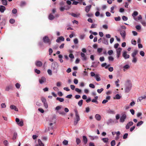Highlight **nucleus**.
<instances>
[{
	"instance_id": "15",
	"label": "nucleus",
	"mask_w": 146,
	"mask_h": 146,
	"mask_svg": "<svg viewBox=\"0 0 146 146\" xmlns=\"http://www.w3.org/2000/svg\"><path fill=\"white\" fill-rule=\"evenodd\" d=\"M146 98V96H143L139 97L137 100V102H141L142 100L145 99Z\"/></svg>"
},
{
	"instance_id": "62",
	"label": "nucleus",
	"mask_w": 146,
	"mask_h": 146,
	"mask_svg": "<svg viewBox=\"0 0 146 146\" xmlns=\"http://www.w3.org/2000/svg\"><path fill=\"white\" fill-rule=\"evenodd\" d=\"M97 26V25L96 24H93L91 26V28H94L96 27Z\"/></svg>"
},
{
	"instance_id": "20",
	"label": "nucleus",
	"mask_w": 146,
	"mask_h": 146,
	"mask_svg": "<svg viewBox=\"0 0 146 146\" xmlns=\"http://www.w3.org/2000/svg\"><path fill=\"white\" fill-rule=\"evenodd\" d=\"M81 56L82 58V60H86V56H85V54L84 53L82 52H81L80 53Z\"/></svg>"
},
{
	"instance_id": "60",
	"label": "nucleus",
	"mask_w": 146,
	"mask_h": 146,
	"mask_svg": "<svg viewBox=\"0 0 146 146\" xmlns=\"http://www.w3.org/2000/svg\"><path fill=\"white\" fill-rule=\"evenodd\" d=\"M108 58L109 61H112L114 60V58L111 56H109Z\"/></svg>"
},
{
	"instance_id": "19",
	"label": "nucleus",
	"mask_w": 146,
	"mask_h": 146,
	"mask_svg": "<svg viewBox=\"0 0 146 146\" xmlns=\"http://www.w3.org/2000/svg\"><path fill=\"white\" fill-rule=\"evenodd\" d=\"M138 53V50H135L134 52L132 53L131 56L133 57H135V56Z\"/></svg>"
},
{
	"instance_id": "58",
	"label": "nucleus",
	"mask_w": 146,
	"mask_h": 146,
	"mask_svg": "<svg viewBox=\"0 0 146 146\" xmlns=\"http://www.w3.org/2000/svg\"><path fill=\"white\" fill-rule=\"evenodd\" d=\"M128 134L127 133H125L123 136V139H125L127 137Z\"/></svg>"
},
{
	"instance_id": "17",
	"label": "nucleus",
	"mask_w": 146,
	"mask_h": 146,
	"mask_svg": "<svg viewBox=\"0 0 146 146\" xmlns=\"http://www.w3.org/2000/svg\"><path fill=\"white\" fill-rule=\"evenodd\" d=\"M92 5H90L86 7L85 9V11L87 13H88L90 11L91 7Z\"/></svg>"
},
{
	"instance_id": "55",
	"label": "nucleus",
	"mask_w": 146,
	"mask_h": 146,
	"mask_svg": "<svg viewBox=\"0 0 146 146\" xmlns=\"http://www.w3.org/2000/svg\"><path fill=\"white\" fill-rule=\"evenodd\" d=\"M113 53V52L112 50H109L108 52V53L110 55H111Z\"/></svg>"
},
{
	"instance_id": "30",
	"label": "nucleus",
	"mask_w": 146,
	"mask_h": 146,
	"mask_svg": "<svg viewBox=\"0 0 146 146\" xmlns=\"http://www.w3.org/2000/svg\"><path fill=\"white\" fill-rule=\"evenodd\" d=\"M142 115V113L141 112H138L137 113V117H139L140 119H141L142 118V117H140Z\"/></svg>"
},
{
	"instance_id": "22",
	"label": "nucleus",
	"mask_w": 146,
	"mask_h": 146,
	"mask_svg": "<svg viewBox=\"0 0 146 146\" xmlns=\"http://www.w3.org/2000/svg\"><path fill=\"white\" fill-rule=\"evenodd\" d=\"M89 137H90V139L92 140H94V139H98V137L97 136H90Z\"/></svg>"
},
{
	"instance_id": "27",
	"label": "nucleus",
	"mask_w": 146,
	"mask_h": 146,
	"mask_svg": "<svg viewBox=\"0 0 146 146\" xmlns=\"http://www.w3.org/2000/svg\"><path fill=\"white\" fill-rule=\"evenodd\" d=\"M2 4L4 5H7V0H1Z\"/></svg>"
},
{
	"instance_id": "39",
	"label": "nucleus",
	"mask_w": 146,
	"mask_h": 146,
	"mask_svg": "<svg viewBox=\"0 0 146 146\" xmlns=\"http://www.w3.org/2000/svg\"><path fill=\"white\" fill-rule=\"evenodd\" d=\"M71 15L74 17H78L80 14H79L78 15L73 13H72L71 14Z\"/></svg>"
},
{
	"instance_id": "1",
	"label": "nucleus",
	"mask_w": 146,
	"mask_h": 146,
	"mask_svg": "<svg viewBox=\"0 0 146 146\" xmlns=\"http://www.w3.org/2000/svg\"><path fill=\"white\" fill-rule=\"evenodd\" d=\"M132 84L129 80H127L126 82V87L125 90L126 93H128L131 90L132 87Z\"/></svg>"
},
{
	"instance_id": "12",
	"label": "nucleus",
	"mask_w": 146,
	"mask_h": 146,
	"mask_svg": "<svg viewBox=\"0 0 146 146\" xmlns=\"http://www.w3.org/2000/svg\"><path fill=\"white\" fill-rule=\"evenodd\" d=\"M94 78L96 79L97 81H99L101 80V79L100 77V75L99 74H96Z\"/></svg>"
},
{
	"instance_id": "59",
	"label": "nucleus",
	"mask_w": 146,
	"mask_h": 146,
	"mask_svg": "<svg viewBox=\"0 0 146 146\" xmlns=\"http://www.w3.org/2000/svg\"><path fill=\"white\" fill-rule=\"evenodd\" d=\"M140 54L142 56H144L145 55V53L143 51H141L140 52Z\"/></svg>"
},
{
	"instance_id": "40",
	"label": "nucleus",
	"mask_w": 146,
	"mask_h": 146,
	"mask_svg": "<svg viewBox=\"0 0 146 146\" xmlns=\"http://www.w3.org/2000/svg\"><path fill=\"white\" fill-rule=\"evenodd\" d=\"M133 59L132 60V62L133 63H135L137 61V58L136 57H133Z\"/></svg>"
},
{
	"instance_id": "29",
	"label": "nucleus",
	"mask_w": 146,
	"mask_h": 146,
	"mask_svg": "<svg viewBox=\"0 0 146 146\" xmlns=\"http://www.w3.org/2000/svg\"><path fill=\"white\" fill-rule=\"evenodd\" d=\"M102 140L104 143H106L108 142V139L107 138H102Z\"/></svg>"
},
{
	"instance_id": "43",
	"label": "nucleus",
	"mask_w": 146,
	"mask_h": 146,
	"mask_svg": "<svg viewBox=\"0 0 146 146\" xmlns=\"http://www.w3.org/2000/svg\"><path fill=\"white\" fill-rule=\"evenodd\" d=\"M115 144V141L113 140L111 141V146H114Z\"/></svg>"
},
{
	"instance_id": "37",
	"label": "nucleus",
	"mask_w": 146,
	"mask_h": 146,
	"mask_svg": "<svg viewBox=\"0 0 146 146\" xmlns=\"http://www.w3.org/2000/svg\"><path fill=\"white\" fill-rule=\"evenodd\" d=\"M107 64H101V66L102 67H105V68L107 69L110 66V64H108L107 65Z\"/></svg>"
},
{
	"instance_id": "57",
	"label": "nucleus",
	"mask_w": 146,
	"mask_h": 146,
	"mask_svg": "<svg viewBox=\"0 0 146 146\" xmlns=\"http://www.w3.org/2000/svg\"><path fill=\"white\" fill-rule=\"evenodd\" d=\"M119 80L117 79V80L115 81V83L117 86L118 87L119 86V84L118 83L119 82Z\"/></svg>"
},
{
	"instance_id": "38",
	"label": "nucleus",
	"mask_w": 146,
	"mask_h": 146,
	"mask_svg": "<svg viewBox=\"0 0 146 146\" xmlns=\"http://www.w3.org/2000/svg\"><path fill=\"white\" fill-rule=\"evenodd\" d=\"M138 15V13L136 11H135L132 14V16L134 17L135 16H137Z\"/></svg>"
},
{
	"instance_id": "63",
	"label": "nucleus",
	"mask_w": 146,
	"mask_h": 146,
	"mask_svg": "<svg viewBox=\"0 0 146 146\" xmlns=\"http://www.w3.org/2000/svg\"><path fill=\"white\" fill-rule=\"evenodd\" d=\"M102 48H98L97 49V51L98 53H100L102 52Z\"/></svg>"
},
{
	"instance_id": "53",
	"label": "nucleus",
	"mask_w": 146,
	"mask_h": 146,
	"mask_svg": "<svg viewBox=\"0 0 146 146\" xmlns=\"http://www.w3.org/2000/svg\"><path fill=\"white\" fill-rule=\"evenodd\" d=\"M75 90L76 92H78V93H80L81 92V90L77 88L75 89Z\"/></svg>"
},
{
	"instance_id": "51",
	"label": "nucleus",
	"mask_w": 146,
	"mask_h": 146,
	"mask_svg": "<svg viewBox=\"0 0 146 146\" xmlns=\"http://www.w3.org/2000/svg\"><path fill=\"white\" fill-rule=\"evenodd\" d=\"M122 19L124 21H126L127 20L128 18L125 16H123L122 17Z\"/></svg>"
},
{
	"instance_id": "16",
	"label": "nucleus",
	"mask_w": 146,
	"mask_h": 146,
	"mask_svg": "<svg viewBox=\"0 0 146 146\" xmlns=\"http://www.w3.org/2000/svg\"><path fill=\"white\" fill-rule=\"evenodd\" d=\"M82 137L83 142L84 144L86 145L88 142V139L87 137L85 136H83Z\"/></svg>"
},
{
	"instance_id": "4",
	"label": "nucleus",
	"mask_w": 146,
	"mask_h": 146,
	"mask_svg": "<svg viewBox=\"0 0 146 146\" xmlns=\"http://www.w3.org/2000/svg\"><path fill=\"white\" fill-rule=\"evenodd\" d=\"M127 117V116L125 113L123 114L120 118L119 121L121 123H123Z\"/></svg>"
},
{
	"instance_id": "52",
	"label": "nucleus",
	"mask_w": 146,
	"mask_h": 146,
	"mask_svg": "<svg viewBox=\"0 0 146 146\" xmlns=\"http://www.w3.org/2000/svg\"><path fill=\"white\" fill-rule=\"evenodd\" d=\"M122 50V48H118L117 50V53H121V52Z\"/></svg>"
},
{
	"instance_id": "26",
	"label": "nucleus",
	"mask_w": 146,
	"mask_h": 146,
	"mask_svg": "<svg viewBox=\"0 0 146 146\" xmlns=\"http://www.w3.org/2000/svg\"><path fill=\"white\" fill-rule=\"evenodd\" d=\"M49 19L50 20H52L54 18V16L51 14H50L48 17Z\"/></svg>"
},
{
	"instance_id": "24",
	"label": "nucleus",
	"mask_w": 146,
	"mask_h": 146,
	"mask_svg": "<svg viewBox=\"0 0 146 146\" xmlns=\"http://www.w3.org/2000/svg\"><path fill=\"white\" fill-rule=\"evenodd\" d=\"M56 100L60 102H64V99L60 97H57L56 98Z\"/></svg>"
},
{
	"instance_id": "25",
	"label": "nucleus",
	"mask_w": 146,
	"mask_h": 146,
	"mask_svg": "<svg viewBox=\"0 0 146 146\" xmlns=\"http://www.w3.org/2000/svg\"><path fill=\"white\" fill-rule=\"evenodd\" d=\"M38 145L39 146H44V144L42 143L40 139H38Z\"/></svg>"
},
{
	"instance_id": "32",
	"label": "nucleus",
	"mask_w": 146,
	"mask_h": 146,
	"mask_svg": "<svg viewBox=\"0 0 146 146\" xmlns=\"http://www.w3.org/2000/svg\"><path fill=\"white\" fill-rule=\"evenodd\" d=\"M26 4V2L25 1H22L20 3V6L23 7Z\"/></svg>"
},
{
	"instance_id": "44",
	"label": "nucleus",
	"mask_w": 146,
	"mask_h": 146,
	"mask_svg": "<svg viewBox=\"0 0 146 146\" xmlns=\"http://www.w3.org/2000/svg\"><path fill=\"white\" fill-rule=\"evenodd\" d=\"M12 12L13 14H15L17 12V10L16 9L14 8L12 10Z\"/></svg>"
},
{
	"instance_id": "56",
	"label": "nucleus",
	"mask_w": 146,
	"mask_h": 146,
	"mask_svg": "<svg viewBox=\"0 0 146 146\" xmlns=\"http://www.w3.org/2000/svg\"><path fill=\"white\" fill-rule=\"evenodd\" d=\"M15 86L16 88H17L19 89L20 88L21 85L19 83H17L16 84Z\"/></svg>"
},
{
	"instance_id": "41",
	"label": "nucleus",
	"mask_w": 146,
	"mask_h": 146,
	"mask_svg": "<svg viewBox=\"0 0 146 146\" xmlns=\"http://www.w3.org/2000/svg\"><path fill=\"white\" fill-rule=\"evenodd\" d=\"M104 90V89L103 88H102L100 89H98L97 90V92L99 93H101Z\"/></svg>"
},
{
	"instance_id": "21",
	"label": "nucleus",
	"mask_w": 146,
	"mask_h": 146,
	"mask_svg": "<svg viewBox=\"0 0 146 146\" xmlns=\"http://www.w3.org/2000/svg\"><path fill=\"white\" fill-rule=\"evenodd\" d=\"M58 66L57 64H52L51 68L53 70L56 69Z\"/></svg>"
},
{
	"instance_id": "54",
	"label": "nucleus",
	"mask_w": 146,
	"mask_h": 146,
	"mask_svg": "<svg viewBox=\"0 0 146 146\" xmlns=\"http://www.w3.org/2000/svg\"><path fill=\"white\" fill-rule=\"evenodd\" d=\"M89 86L90 88H94L95 87V85L94 84L92 83L90 84L89 85Z\"/></svg>"
},
{
	"instance_id": "42",
	"label": "nucleus",
	"mask_w": 146,
	"mask_h": 146,
	"mask_svg": "<svg viewBox=\"0 0 146 146\" xmlns=\"http://www.w3.org/2000/svg\"><path fill=\"white\" fill-rule=\"evenodd\" d=\"M68 141L67 140H64L62 142V143L64 145H66L68 144Z\"/></svg>"
},
{
	"instance_id": "13",
	"label": "nucleus",
	"mask_w": 146,
	"mask_h": 146,
	"mask_svg": "<svg viewBox=\"0 0 146 146\" xmlns=\"http://www.w3.org/2000/svg\"><path fill=\"white\" fill-rule=\"evenodd\" d=\"M10 108L11 110H14L16 111H18V109L16 106L14 105H11L10 106Z\"/></svg>"
},
{
	"instance_id": "49",
	"label": "nucleus",
	"mask_w": 146,
	"mask_h": 146,
	"mask_svg": "<svg viewBox=\"0 0 146 146\" xmlns=\"http://www.w3.org/2000/svg\"><path fill=\"white\" fill-rule=\"evenodd\" d=\"M85 36V35L84 34L81 35H80V38L81 39H83L84 38Z\"/></svg>"
},
{
	"instance_id": "46",
	"label": "nucleus",
	"mask_w": 146,
	"mask_h": 146,
	"mask_svg": "<svg viewBox=\"0 0 146 146\" xmlns=\"http://www.w3.org/2000/svg\"><path fill=\"white\" fill-rule=\"evenodd\" d=\"M76 142L77 145L79 144L81 142L80 140L78 138H76Z\"/></svg>"
},
{
	"instance_id": "14",
	"label": "nucleus",
	"mask_w": 146,
	"mask_h": 146,
	"mask_svg": "<svg viewBox=\"0 0 146 146\" xmlns=\"http://www.w3.org/2000/svg\"><path fill=\"white\" fill-rule=\"evenodd\" d=\"M123 71L124 72L126 71V70L130 68V66L129 64H125L123 66Z\"/></svg>"
},
{
	"instance_id": "48",
	"label": "nucleus",
	"mask_w": 146,
	"mask_h": 146,
	"mask_svg": "<svg viewBox=\"0 0 146 146\" xmlns=\"http://www.w3.org/2000/svg\"><path fill=\"white\" fill-rule=\"evenodd\" d=\"M18 124L19 125L22 126L23 125V123L22 121H21L18 123Z\"/></svg>"
},
{
	"instance_id": "31",
	"label": "nucleus",
	"mask_w": 146,
	"mask_h": 146,
	"mask_svg": "<svg viewBox=\"0 0 146 146\" xmlns=\"http://www.w3.org/2000/svg\"><path fill=\"white\" fill-rule=\"evenodd\" d=\"M121 98V96L118 94H116L115 97H114V99H119Z\"/></svg>"
},
{
	"instance_id": "2",
	"label": "nucleus",
	"mask_w": 146,
	"mask_h": 146,
	"mask_svg": "<svg viewBox=\"0 0 146 146\" xmlns=\"http://www.w3.org/2000/svg\"><path fill=\"white\" fill-rule=\"evenodd\" d=\"M74 112L75 113L76 118L74 121V124L76 125L80 120L79 115L78 113L77 110H74Z\"/></svg>"
},
{
	"instance_id": "28",
	"label": "nucleus",
	"mask_w": 146,
	"mask_h": 146,
	"mask_svg": "<svg viewBox=\"0 0 146 146\" xmlns=\"http://www.w3.org/2000/svg\"><path fill=\"white\" fill-rule=\"evenodd\" d=\"M113 122V120L111 119H109L107 122L108 125H110L111 123Z\"/></svg>"
},
{
	"instance_id": "9",
	"label": "nucleus",
	"mask_w": 146,
	"mask_h": 146,
	"mask_svg": "<svg viewBox=\"0 0 146 146\" xmlns=\"http://www.w3.org/2000/svg\"><path fill=\"white\" fill-rule=\"evenodd\" d=\"M13 88V86L12 84H10L7 86L5 89V90L6 91H9L10 90H12Z\"/></svg>"
},
{
	"instance_id": "10",
	"label": "nucleus",
	"mask_w": 146,
	"mask_h": 146,
	"mask_svg": "<svg viewBox=\"0 0 146 146\" xmlns=\"http://www.w3.org/2000/svg\"><path fill=\"white\" fill-rule=\"evenodd\" d=\"M6 10L5 7L3 5L0 6V12L1 13H3Z\"/></svg>"
},
{
	"instance_id": "33",
	"label": "nucleus",
	"mask_w": 146,
	"mask_h": 146,
	"mask_svg": "<svg viewBox=\"0 0 146 146\" xmlns=\"http://www.w3.org/2000/svg\"><path fill=\"white\" fill-rule=\"evenodd\" d=\"M15 22V20L14 19H11L9 20V22L11 24H14Z\"/></svg>"
},
{
	"instance_id": "61",
	"label": "nucleus",
	"mask_w": 146,
	"mask_h": 146,
	"mask_svg": "<svg viewBox=\"0 0 146 146\" xmlns=\"http://www.w3.org/2000/svg\"><path fill=\"white\" fill-rule=\"evenodd\" d=\"M1 106L2 108H5L6 107V105L4 103H2L1 104Z\"/></svg>"
},
{
	"instance_id": "47",
	"label": "nucleus",
	"mask_w": 146,
	"mask_h": 146,
	"mask_svg": "<svg viewBox=\"0 0 146 146\" xmlns=\"http://www.w3.org/2000/svg\"><path fill=\"white\" fill-rule=\"evenodd\" d=\"M3 143L5 145V146H8V141L6 140H5L3 141Z\"/></svg>"
},
{
	"instance_id": "35",
	"label": "nucleus",
	"mask_w": 146,
	"mask_h": 146,
	"mask_svg": "<svg viewBox=\"0 0 146 146\" xmlns=\"http://www.w3.org/2000/svg\"><path fill=\"white\" fill-rule=\"evenodd\" d=\"M83 104V100H80L78 102V105L80 106H81Z\"/></svg>"
},
{
	"instance_id": "45",
	"label": "nucleus",
	"mask_w": 146,
	"mask_h": 146,
	"mask_svg": "<svg viewBox=\"0 0 146 146\" xmlns=\"http://www.w3.org/2000/svg\"><path fill=\"white\" fill-rule=\"evenodd\" d=\"M62 85V83L60 82H58L56 83V85L57 87H60Z\"/></svg>"
},
{
	"instance_id": "8",
	"label": "nucleus",
	"mask_w": 146,
	"mask_h": 146,
	"mask_svg": "<svg viewBox=\"0 0 146 146\" xmlns=\"http://www.w3.org/2000/svg\"><path fill=\"white\" fill-rule=\"evenodd\" d=\"M123 56L125 59L128 58L129 57V55L127 54V52L126 51H124L122 54Z\"/></svg>"
},
{
	"instance_id": "3",
	"label": "nucleus",
	"mask_w": 146,
	"mask_h": 146,
	"mask_svg": "<svg viewBox=\"0 0 146 146\" xmlns=\"http://www.w3.org/2000/svg\"><path fill=\"white\" fill-rule=\"evenodd\" d=\"M43 42L45 43H48L49 45L51 44V42L48 37L47 36H44L43 38Z\"/></svg>"
},
{
	"instance_id": "64",
	"label": "nucleus",
	"mask_w": 146,
	"mask_h": 146,
	"mask_svg": "<svg viewBox=\"0 0 146 146\" xmlns=\"http://www.w3.org/2000/svg\"><path fill=\"white\" fill-rule=\"evenodd\" d=\"M48 74L50 75H51L52 74V71L50 69H48L47 70Z\"/></svg>"
},
{
	"instance_id": "7",
	"label": "nucleus",
	"mask_w": 146,
	"mask_h": 146,
	"mask_svg": "<svg viewBox=\"0 0 146 146\" xmlns=\"http://www.w3.org/2000/svg\"><path fill=\"white\" fill-rule=\"evenodd\" d=\"M39 81L40 84H42L46 82V79L44 77H42L39 79Z\"/></svg>"
},
{
	"instance_id": "23",
	"label": "nucleus",
	"mask_w": 146,
	"mask_h": 146,
	"mask_svg": "<svg viewBox=\"0 0 146 146\" xmlns=\"http://www.w3.org/2000/svg\"><path fill=\"white\" fill-rule=\"evenodd\" d=\"M102 42L103 43H104L106 44L107 45L108 44V40L105 38H104L103 39Z\"/></svg>"
},
{
	"instance_id": "18",
	"label": "nucleus",
	"mask_w": 146,
	"mask_h": 146,
	"mask_svg": "<svg viewBox=\"0 0 146 146\" xmlns=\"http://www.w3.org/2000/svg\"><path fill=\"white\" fill-rule=\"evenodd\" d=\"M95 118L98 121H100L101 119V116L99 114H96L95 116Z\"/></svg>"
},
{
	"instance_id": "36",
	"label": "nucleus",
	"mask_w": 146,
	"mask_h": 146,
	"mask_svg": "<svg viewBox=\"0 0 146 146\" xmlns=\"http://www.w3.org/2000/svg\"><path fill=\"white\" fill-rule=\"evenodd\" d=\"M62 108V106L60 105L59 106H58L56 107L55 108V110H56L58 111L60 109Z\"/></svg>"
},
{
	"instance_id": "5",
	"label": "nucleus",
	"mask_w": 146,
	"mask_h": 146,
	"mask_svg": "<svg viewBox=\"0 0 146 146\" xmlns=\"http://www.w3.org/2000/svg\"><path fill=\"white\" fill-rule=\"evenodd\" d=\"M120 34L123 39H124L126 35V32L124 30H121L120 31Z\"/></svg>"
},
{
	"instance_id": "6",
	"label": "nucleus",
	"mask_w": 146,
	"mask_h": 146,
	"mask_svg": "<svg viewBox=\"0 0 146 146\" xmlns=\"http://www.w3.org/2000/svg\"><path fill=\"white\" fill-rule=\"evenodd\" d=\"M133 124V123L132 121H129L128 122L125 126V129H129L130 127L132 126Z\"/></svg>"
},
{
	"instance_id": "50",
	"label": "nucleus",
	"mask_w": 146,
	"mask_h": 146,
	"mask_svg": "<svg viewBox=\"0 0 146 146\" xmlns=\"http://www.w3.org/2000/svg\"><path fill=\"white\" fill-rule=\"evenodd\" d=\"M141 23L143 26H146V23L145 22V21L142 20L141 21Z\"/></svg>"
},
{
	"instance_id": "11",
	"label": "nucleus",
	"mask_w": 146,
	"mask_h": 146,
	"mask_svg": "<svg viewBox=\"0 0 146 146\" xmlns=\"http://www.w3.org/2000/svg\"><path fill=\"white\" fill-rule=\"evenodd\" d=\"M107 113L110 114H114L115 113V111L113 110L109 109L106 110Z\"/></svg>"
},
{
	"instance_id": "34",
	"label": "nucleus",
	"mask_w": 146,
	"mask_h": 146,
	"mask_svg": "<svg viewBox=\"0 0 146 146\" xmlns=\"http://www.w3.org/2000/svg\"><path fill=\"white\" fill-rule=\"evenodd\" d=\"M143 123V122L142 121H140L137 124V126L138 127L139 126L142 125Z\"/></svg>"
}]
</instances>
